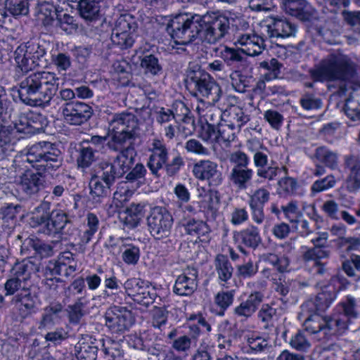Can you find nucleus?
<instances>
[{
  "instance_id": "f257e3e1",
  "label": "nucleus",
  "mask_w": 360,
  "mask_h": 360,
  "mask_svg": "<svg viewBox=\"0 0 360 360\" xmlns=\"http://www.w3.org/2000/svg\"><path fill=\"white\" fill-rule=\"evenodd\" d=\"M25 161L38 171L37 173L27 171L20 177L19 187L28 195L38 193L44 186V181L40 172L51 173L62 165L60 151L54 144L46 141L30 147Z\"/></svg>"
},
{
  "instance_id": "f03ea898",
  "label": "nucleus",
  "mask_w": 360,
  "mask_h": 360,
  "mask_svg": "<svg viewBox=\"0 0 360 360\" xmlns=\"http://www.w3.org/2000/svg\"><path fill=\"white\" fill-rule=\"evenodd\" d=\"M59 78L49 71H39L26 76L20 83L19 98L31 106L48 103L58 89Z\"/></svg>"
},
{
  "instance_id": "7ed1b4c3",
  "label": "nucleus",
  "mask_w": 360,
  "mask_h": 360,
  "mask_svg": "<svg viewBox=\"0 0 360 360\" xmlns=\"http://www.w3.org/2000/svg\"><path fill=\"white\" fill-rule=\"evenodd\" d=\"M110 139L108 146L113 150H119L126 145H133L139 134L137 117L134 113L122 112L113 115L109 122Z\"/></svg>"
},
{
  "instance_id": "20e7f679",
  "label": "nucleus",
  "mask_w": 360,
  "mask_h": 360,
  "mask_svg": "<svg viewBox=\"0 0 360 360\" xmlns=\"http://www.w3.org/2000/svg\"><path fill=\"white\" fill-rule=\"evenodd\" d=\"M353 70L350 58L338 53L323 58L309 70V73L317 81H345L351 77Z\"/></svg>"
},
{
  "instance_id": "39448f33",
  "label": "nucleus",
  "mask_w": 360,
  "mask_h": 360,
  "mask_svg": "<svg viewBox=\"0 0 360 360\" xmlns=\"http://www.w3.org/2000/svg\"><path fill=\"white\" fill-rule=\"evenodd\" d=\"M186 89L195 96L201 98L202 105L214 104L219 101L221 88L203 70L198 66L189 67L185 79Z\"/></svg>"
},
{
  "instance_id": "423d86ee",
  "label": "nucleus",
  "mask_w": 360,
  "mask_h": 360,
  "mask_svg": "<svg viewBox=\"0 0 360 360\" xmlns=\"http://www.w3.org/2000/svg\"><path fill=\"white\" fill-rule=\"evenodd\" d=\"M200 15L181 13L172 18L167 31L177 44H187L200 33Z\"/></svg>"
},
{
  "instance_id": "0eeeda50",
  "label": "nucleus",
  "mask_w": 360,
  "mask_h": 360,
  "mask_svg": "<svg viewBox=\"0 0 360 360\" xmlns=\"http://www.w3.org/2000/svg\"><path fill=\"white\" fill-rule=\"evenodd\" d=\"M198 36L208 44H214L223 38L229 30V20L224 15L200 16Z\"/></svg>"
},
{
  "instance_id": "6e6552de",
  "label": "nucleus",
  "mask_w": 360,
  "mask_h": 360,
  "mask_svg": "<svg viewBox=\"0 0 360 360\" xmlns=\"http://www.w3.org/2000/svg\"><path fill=\"white\" fill-rule=\"evenodd\" d=\"M147 223L151 235L160 240L170 234L173 218L165 207L157 206L150 210Z\"/></svg>"
},
{
  "instance_id": "1a4fd4ad",
  "label": "nucleus",
  "mask_w": 360,
  "mask_h": 360,
  "mask_svg": "<svg viewBox=\"0 0 360 360\" xmlns=\"http://www.w3.org/2000/svg\"><path fill=\"white\" fill-rule=\"evenodd\" d=\"M46 51L37 44H22L14 52V60L17 67L22 72H28L37 66H41L40 60Z\"/></svg>"
},
{
  "instance_id": "9d476101",
  "label": "nucleus",
  "mask_w": 360,
  "mask_h": 360,
  "mask_svg": "<svg viewBox=\"0 0 360 360\" xmlns=\"http://www.w3.org/2000/svg\"><path fill=\"white\" fill-rule=\"evenodd\" d=\"M331 316L339 334L345 332L348 328L349 324L352 323L354 320L359 316V314L356 310V301L355 298L352 296H347L344 301L336 306Z\"/></svg>"
},
{
  "instance_id": "9b49d317",
  "label": "nucleus",
  "mask_w": 360,
  "mask_h": 360,
  "mask_svg": "<svg viewBox=\"0 0 360 360\" xmlns=\"http://www.w3.org/2000/svg\"><path fill=\"white\" fill-rule=\"evenodd\" d=\"M105 325L113 333L127 330L134 323L131 311L126 307L114 306L108 309L105 316Z\"/></svg>"
},
{
  "instance_id": "f8f14e48",
  "label": "nucleus",
  "mask_w": 360,
  "mask_h": 360,
  "mask_svg": "<svg viewBox=\"0 0 360 360\" xmlns=\"http://www.w3.org/2000/svg\"><path fill=\"white\" fill-rule=\"evenodd\" d=\"M193 175L195 179L208 181L210 186H217L222 183V173L217 162L210 160H200L193 164Z\"/></svg>"
},
{
  "instance_id": "ddd939ff",
  "label": "nucleus",
  "mask_w": 360,
  "mask_h": 360,
  "mask_svg": "<svg viewBox=\"0 0 360 360\" xmlns=\"http://www.w3.org/2000/svg\"><path fill=\"white\" fill-rule=\"evenodd\" d=\"M13 302L16 319L23 320L37 309V297L32 294L29 288H24L23 290L18 292Z\"/></svg>"
},
{
  "instance_id": "4468645a",
  "label": "nucleus",
  "mask_w": 360,
  "mask_h": 360,
  "mask_svg": "<svg viewBox=\"0 0 360 360\" xmlns=\"http://www.w3.org/2000/svg\"><path fill=\"white\" fill-rule=\"evenodd\" d=\"M332 316H321L319 314H310L304 321L305 330L311 334L321 333L326 338L339 335V332L334 325Z\"/></svg>"
},
{
  "instance_id": "2eb2a0df",
  "label": "nucleus",
  "mask_w": 360,
  "mask_h": 360,
  "mask_svg": "<svg viewBox=\"0 0 360 360\" xmlns=\"http://www.w3.org/2000/svg\"><path fill=\"white\" fill-rule=\"evenodd\" d=\"M62 114L67 123L80 125L91 118L92 110L84 103L70 102L62 107Z\"/></svg>"
},
{
  "instance_id": "dca6fc26",
  "label": "nucleus",
  "mask_w": 360,
  "mask_h": 360,
  "mask_svg": "<svg viewBox=\"0 0 360 360\" xmlns=\"http://www.w3.org/2000/svg\"><path fill=\"white\" fill-rule=\"evenodd\" d=\"M234 44L240 46L244 54L250 56H258L265 49L264 39L254 32H238Z\"/></svg>"
},
{
  "instance_id": "f3484780",
  "label": "nucleus",
  "mask_w": 360,
  "mask_h": 360,
  "mask_svg": "<svg viewBox=\"0 0 360 360\" xmlns=\"http://www.w3.org/2000/svg\"><path fill=\"white\" fill-rule=\"evenodd\" d=\"M345 169L347 171L345 180L347 191L356 193L360 190V158L355 155L344 157Z\"/></svg>"
},
{
  "instance_id": "a211bd4d",
  "label": "nucleus",
  "mask_w": 360,
  "mask_h": 360,
  "mask_svg": "<svg viewBox=\"0 0 360 360\" xmlns=\"http://www.w3.org/2000/svg\"><path fill=\"white\" fill-rule=\"evenodd\" d=\"M150 151L151 154L147 166L153 174L158 175L159 170L162 169L167 162L168 149L163 141L154 139Z\"/></svg>"
},
{
  "instance_id": "6ab92c4d",
  "label": "nucleus",
  "mask_w": 360,
  "mask_h": 360,
  "mask_svg": "<svg viewBox=\"0 0 360 360\" xmlns=\"http://www.w3.org/2000/svg\"><path fill=\"white\" fill-rule=\"evenodd\" d=\"M198 271L195 269H187L179 275L174 286V292L181 296L192 295L198 287Z\"/></svg>"
},
{
  "instance_id": "aec40b11",
  "label": "nucleus",
  "mask_w": 360,
  "mask_h": 360,
  "mask_svg": "<svg viewBox=\"0 0 360 360\" xmlns=\"http://www.w3.org/2000/svg\"><path fill=\"white\" fill-rule=\"evenodd\" d=\"M264 28L270 38H285L293 36L295 26L284 18H269L266 20Z\"/></svg>"
},
{
  "instance_id": "412c9836",
  "label": "nucleus",
  "mask_w": 360,
  "mask_h": 360,
  "mask_svg": "<svg viewBox=\"0 0 360 360\" xmlns=\"http://www.w3.org/2000/svg\"><path fill=\"white\" fill-rule=\"evenodd\" d=\"M181 224L187 234L197 237L200 242L205 243L210 242L211 230L206 222L191 217H184Z\"/></svg>"
},
{
  "instance_id": "4be33fe9",
  "label": "nucleus",
  "mask_w": 360,
  "mask_h": 360,
  "mask_svg": "<svg viewBox=\"0 0 360 360\" xmlns=\"http://www.w3.org/2000/svg\"><path fill=\"white\" fill-rule=\"evenodd\" d=\"M263 299L264 295L261 292L255 291L252 292L246 300L243 301L234 308V314L242 318L243 320H247L256 312Z\"/></svg>"
},
{
  "instance_id": "5701e85b",
  "label": "nucleus",
  "mask_w": 360,
  "mask_h": 360,
  "mask_svg": "<svg viewBox=\"0 0 360 360\" xmlns=\"http://www.w3.org/2000/svg\"><path fill=\"white\" fill-rule=\"evenodd\" d=\"M39 119L40 117L38 115L29 112L21 115L12 129L17 134L18 133L25 135L34 134L41 128Z\"/></svg>"
},
{
  "instance_id": "b1692460",
  "label": "nucleus",
  "mask_w": 360,
  "mask_h": 360,
  "mask_svg": "<svg viewBox=\"0 0 360 360\" xmlns=\"http://www.w3.org/2000/svg\"><path fill=\"white\" fill-rule=\"evenodd\" d=\"M70 223L67 214L61 210H54L49 212V220L46 223L43 232L47 235L55 236L63 233L65 227Z\"/></svg>"
},
{
  "instance_id": "393cba45",
  "label": "nucleus",
  "mask_w": 360,
  "mask_h": 360,
  "mask_svg": "<svg viewBox=\"0 0 360 360\" xmlns=\"http://www.w3.org/2000/svg\"><path fill=\"white\" fill-rule=\"evenodd\" d=\"M124 287L127 295L132 297L134 300L146 303L149 300L148 286L141 278H129L125 281Z\"/></svg>"
},
{
  "instance_id": "a878e982",
  "label": "nucleus",
  "mask_w": 360,
  "mask_h": 360,
  "mask_svg": "<svg viewBox=\"0 0 360 360\" xmlns=\"http://www.w3.org/2000/svg\"><path fill=\"white\" fill-rule=\"evenodd\" d=\"M335 294L333 291L323 290L319 292L314 300H308L302 306V312L324 311L333 300Z\"/></svg>"
},
{
  "instance_id": "bb28decb",
  "label": "nucleus",
  "mask_w": 360,
  "mask_h": 360,
  "mask_svg": "<svg viewBox=\"0 0 360 360\" xmlns=\"http://www.w3.org/2000/svg\"><path fill=\"white\" fill-rule=\"evenodd\" d=\"M62 310L63 306L58 303L50 304L45 307L39 323V329H50L58 323L60 319V314L62 312Z\"/></svg>"
},
{
  "instance_id": "cd10ccee",
  "label": "nucleus",
  "mask_w": 360,
  "mask_h": 360,
  "mask_svg": "<svg viewBox=\"0 0 360 360\" xmlns=\"http://www.w3.org/2000/svg\"><path fill=\"white\" fill-rule=\"evenodd\" d=\"M120 153L117 155L113 164L118 169V174L127 172L133 165L136 152L132 145H126L122 148Z\"/></svg>"
},
{
  "instance_id": "c85d7f7f",
  "label": "nucleus",
  "mask_w": 360,
  "mask_h": 360,
  "mask_svg": "<svg viewBox=\"0 0 360 360\" xmlns=\"http://www.w3.org/2000/svg\"><path fill=\"white\" fill-rule=\"evenodd\" d=\"M233 238L236 242H240L247 247L255 248L261 243L259 229L253 225L236 232Z\"/></svg>"
},
{
  "instance_id": "c756f323",
  "label": "nucleus",
  "mask_w": 360,
  "mask_h": 360,
  "mask_svg": "<svg viewBox=\"0 0 360 360\" xmlns=\"http://www.w3.org/2000/svg\"><path fill=\"white\" fill-rule=\"evenodd\" d=\"M253 174V170L248 167L232 168L229 179L236 188L244 190L248 188V184L252 181Z\"/></svg>"
},
{
  "instance_id": "7c9ffc66",
  "label": "nucleus",
  "mask_w": 360,
  "mask_h": 360,
  "mask_svg": "<svg viewBox=\"0 0 360 360\" xmlns=\"http://www.w3.org/2000/svg\"><path fill=\"white\" fill-rule=\"evenodd\" d=\"M90 197L96 203H101L108 196L111 186L103 184L98 176H94L89 181Z\"/></svg>"
},
{
  "instance_id": "2f4dec72",
  "label": "nucleus",
  "mask_w": 360,
  "mask_h": 360,
  "mask_svg": "<svg viewBox=\"0 0 360 360\" xmlns=\"http://www.w3.org/2000/svg\"><path fill=\"white\" fill-rule=\"evenodd\" d=\"M214 265L220 281L226 283L231 278L233 268L226 255H217L215 257Z\"/></svg>"
},
{
  "instance_id": "473e14b6",
  "label": "nucleus",
  "mask_w": 360,
  "mask_h": 360,
  "mask_svg": "<svg viewBox=\"0 0 360 360\" xmlns=\"http://www.w3.org/2000/svg\"><path fill=\"white\" fill-rule=\"evenodd\" d=\"M21 138H22L21 136ZM20 139L12 127H2L0 129V148L4 153L8 155L15 150V146Z\"/></svg>"
},
{
  "instance_id": "72a5a7b5",
  "label": "nucleus",
  "mask_w": 360,
  "mask_h": 360,
  "mask_svg": "<svg viewBox=\"0 0 360 360\" xmlns=\"http://www.w3.org/2000/svg\"><path fill=\"white\" fill-rule=\"evenodd\" d=\"M103 0H79V11L80 15L88 20H92L99 14L101 4Z\"/></svg>"
},
{
  "instance_id": "f704fd0d",
  "label": "nucleus",
  "mask_w": 360,
  "mask_h": 360,
  "mask_svg": "<svg viewBox=\"0 0 360 360\" xmlns=\"http://www.w3.org/2000/svg\"><path fill=\"white\" fill-rule=\"evenodd\" d=\"M314 157L319 162L331 169H335L338 166V153L326 146L318 147L315 150Z\"/></svg>"
},
{
  "instance_id": "c9c22d12",
  "label": "nucleus",
  "mask_w": 360,
  "mask_h": 360,
  "mask_svg": "<svg viewBox=\"0 0 360 360\" xmlns=\"http://www.w3.org/2000/svg\"><path fill=\"white\" fill-rule=\"evenodd\" d=\"M226 113L229 117V120L226 122L232 124L238 130H240V128L250 120L248 115H245L240 108L234 105H231L229 110L225 109L224 115Z\"/></svg>"
},
{
  "instance_id": "e433bc0d",
  "label": "nucleus",
  "mask_w": 360,
  "mask_h": 360,
  "mask_svg": "<svg viewBox=\"0 0 360 360\" xmlns=\"http://www.w3.org/2000/svg\"><path fill=\"white\" fill-rule=\"evenodd\" d=\"M35 264L30 260H23L15 264L12 269L13 276L18 278L26 283L30 276L36 270Z\"/></svg>"
},
{
  "instance_id": "4c0bfd02",
  "label": "nucleus",
  "mask_w": 360,
  "mask_h": 360,
  "mask_svg": "<svg viewBox=\"0 0 360 360\" xmlns=\"http://www.w3.org/2000/svg\"><path fill=\"white\" fill-rule=\"evenodd\" d=\"M232 124L224 121L217 124V136L219 138L218 143H225L226 146L233 141L236 138V134L239 131Z\"/></svg>"
},
{
  "instance_id": "58836bf2",
  "label": "nucleus",
  "mask_w": 360,
  "mask_h": 360,
  "mask_svg": "<svg viewBox=\"0 0 360 360\" xmlns=\"http://www.w3.org/2000/svg\"><path fill=\"white\" fill-rule=\"evenodd\" d=\"M49 203L42 202L37 207L29 219V224L32 227H36L41 224H46L49 217Z\"/></svg>"
},
{
  "instance_id": "ea45409f",
  "label": "nucleus",
  "mask_w": 360,
  "mask_h": 360,
  "mask_svg": "<svg viewBox=\"0 0 360 360\" xmlns=\"http://www.w3.org/2000/svg\"><path fill=\"white\" fill-rule=\"evenodd\" d=\"M22 245L32 248L37 254L42 257H48L53 255V249L51 244L46 243L36 238L25 239Z\"/></svg>"
},
{
  "instance_id": "a19ab883",
  "label": "nucleus",
  "mask_w": 360,
  "mask_h": 360,
  "mask_svg": "<svg viewBox=\"0 0 360 360\" xmlns=\"http://www.w3.org/2000/svg\"><path fill=\"white\" fill-rule=\"evenodd\" d=\"M134 191L130 188L127 182H121L117 186L113 194L112 202L116 207H121L127 202L132 195Z\"/></svg>"
},
{
  "instance_id": "79ce46f5",
  "label": "nucleus",
  "mask_w": 360,
  "mask_h": 360,
  "mask_svg": "<svg viewBox=\"0 0 360 360\" xmlns=\"http://www.w3.org/2000/svg\"><path fill=\"white\" fill-rule=\"evenodd\" d=\"M220 56L228 65H236L245 61L244 53L239 49L225 46L220 52Z\"/></svg>"
},
{
  "instance_id": "37998d69",
  "label": "nucleus",
  "mask_w": 360,
  "mask_h": 360,
  "mask_svg": "<svg viewBox=\"0 0 360 360\" xmlns=\"http://www.w3.org/2000/svg\"><path fill=\"white\" fill-rule=\"evenodd\" d=\"M146 204L144 202H132L126 209V221L132 226H136L144 216Z\"/></svg>"
},
{
  "instance_id": "c03bdc74",
  "label": "nucleus",
  "mask_w": 360,
  "mask_h": 360,
  "mask_svg": "<svg viewBox=\"0 0 360 360\" xmlns=\"http://www.w3.org/2000/svg\"><path fill=\"white\" fill-rule=\"evenodd\" d=\"M134 32L118 31L116 30V29H112L111 41L120 49H127L133 45L134 42Z\"/></svg>"
},
{
  "instance_id": "a18cd8bd",
  "label": "nucleus",
  "mask_w": 360,
  "mask_h": 360,
  "mask_svg": "<svg viewBox=\"0 0 360 360\" xmlns=\"http://www.w3.org/2000/svg\"><path fill=\"white\" fill-rule=\"evenodd\" d=\"M87 304L84 296L78 297L76 302L68 306V316L70 321L73 323H78L84 315V308Z\"/></svg>"
},
{
  "instance_id": "49530a36",
  "label": "nucleus",
  "mask_w": 360,
  "mask_h": 360,
  "mask_svg": "<svg viewBox=\"0 0 360 360\" xmlns=\"http://www.w3.org/2000/svg\"><path fill=\"white\" fill-rule=\"evenodd\" d=\"M137 27L138 25L135 18L129 13H124L116 19L113 29L135 33Z\"/></svg>"
},
{
  "instance_id": "de8ad7c7",
  "label": "nucleus",
  "mask_w": 360,
  "mask_h": 360,
  "mask_svg": "<svg viewBox=\"0 0 360 360\" xmlns=\"http://www.w3.org/2000/svg\"><path fill=\"white\" fill-rule=\"evenodd\" d=\"M96 160L95 150L90 146H83L79 150L77 165L82 169L88 168Z\"/></svg>"
},
{
  "instance_id": "09e8293b",
  "label": "nucleus",
  "mask_w": 360,
  "mask_h": 360,
  "mask_svg": "<svg viewBox=\"0 0 360 360\" xmlns=\"http://www.w3.org/2000/svg\"><path fill=\"white\" fill-rule=\"evenodd\" d=\"M346 116L352 121H360V101L351 96L345 101L343 108Z\"/></svg>"
},
{
  "instance_id": "8fccbe9b",
  "label": "nucleus",
  "mask_w": 360,
  "mask_h": 360,
  "mask_svg": "<svg viewBox=\"0 0 360 360\" xmlns=\"http://www.w3.org/2000/svg\"><path fill=\"white\" fill-rule=\"evenodd\" d=\"M140 65L146 74L149 73L153 75H156L162 70V67L159 63L158 58L153 54L143 56L141 59Z\"/></svg>"
},
{
  "instance_id": "3c124183",
  "label": "nucleus",
  "mask_w": 360,
  "mask_h": 360,
  "mask_svg": "<svg viewBox=\"0 0 360 360\" xmlns=\"http://www.w3.org/2000/svg\"><path fill=\"white\" fill-rule=\"evenodd\" d=\"M84 279L82 277L74 280L65 290V300L69 302L77 295L86 293Z\"/></svg>"
},
{
  "instance_id": "603ef678",
  "label": "nucleus",
  "mask_w": 360,
  "mask_h": 360,
  "mask_svg": "<svg viewBox=\"0 0 360 360\" xmlns=\"http://www.w3.org/2000/svg\"><path fill=\"white\" fill-rule=\"evenodd\" d=\"M212 105H209V107H207V110H205L203 108L204 105L200 106L198 104L196 106V110L200 116L205 117L206 120L205 124H213L215 126L216 124H219L218 122L221 118V114L220 110Z\"/></svg>"
},
{
  "instance_id": "864d4df0",
  "label": "nucleus",
  "mask_w": 360,
  "mask_h": 360,
  "mask_svg": "<svg viewBox=\"0 0 360 360\" xmlns=\"http://www.w3.org/2000/svg\"><path fill=\"white\" fill-rule=\"evenodd\" d=\"M200 208L206 214L213 215L217 211L219 197L217 191H214L203 200L198 201Z\"/></svg>"
},
{
  "instance_id": "5fc2aeb1",
  "label": "nucleus",
  "mask_w": 360,
  "mask_h": 360,
  "mask_svg": "<svg viewBox=\"0 0 360 360\" xmlns=\"http://www.w3.org/2000/svg\"><path fill=\"white\" fill-rule=\"evenodd\" d=\"M270 199V192L264 187L257 188L249 195L248 205L264 207Z\"/></svg>"
},
{
  "instance_id": "6e6d98bb",
  "label": "nucleus",
  "mask_w": 360,
  "mask_h": 360,
  "mask_svg": "<svg viewBox=\"0 0 360 360\" xmlns=\"http://www.w3.org/2000/svg\"><path fill=\"white\" fill-rule=\"evenodd\" d=\"M285 217L292 224H297L299 218H302V212L299 210L296 201H290L287 205L281 207Z\"/></svg>"
},
{
  "instance_id": "4d7b16f0",
  "label": "nucleus",
  "mask_w": 360,
  "mask_h": 360,
  "mask_svg": "<svg viewBox=\"0 0 360 360\" xmlns=\"http://www.w3.org/2000/svg\"><path fill=\"white\" fill-rule=\"evenodd\" d=\"M257 317L264 324V328L271 327L276 317V309L269 304H263L258 311Z\"/></svg>"
},
{
  "instance_id": "13d9d810",
  "label": "nucleus",
  "mask_w": 360,
  "mask_h": 360,
  "mask_svg": "<svg viewBox=\"0 0 360 360\" xmlns=\"http://www.w3.org/2000/svg\"><path fill=\"white\" fill-rule=\"evenodd\" d=\"M101 173L98 175L105 184L112 186L115 180L116 176H120L118 169L114 164L103 162L100 165Z\"/></svg>"
},
{
  "instance_id": "bf43d9fd",
  "label": "nucleus",
  "mask_w": 360,
  "mask_h": 360,
  "mask_svg": "<svg viewBox=\"0 0 360 360\" xmlns=\"http://www.w3.org/2000/svg\"><path fill=\"white\" fill-rule=\"evenodd\" d=\"M8 11L13 16L26 15L29 13L27 0H6Z\"/></svg>"
},
{
  "instance_id": "052dcab7",
  "label": "nucleus",
  "mask_w": 360,
  "mask_h": 360,
  "mask_svg": "<svg viewBox=\"0 0 360 360\" xmlns=\"http://www.w3.org/2000/svg\"><path fill=\"white\" fill-rule=\"evenodd\" d=\"M49 269L51 270L53 275L68 277L77 270V264L56 261L54 263L50 264Z\"/></svg>"
},
{
  "instance_id": "680f3d73",
  "label": "nucleus",
  "mask_w": 360,
  "mask_h": 360,
  "mask_svg": "<svg viewBox=\"0 0 360 360\" xmlns=\"http://www.w3.org/2000/svg\"><path fill=\"white\" fill-rule=\"evenodd\" d=\"M337 183V179L333 174H329L321 179L315 181L311 186V191L318 193L333 188Z\"/></svg>"
},
{
  "instance_id": "e2e57ef3",
  "label": "nucleus",
  "mask_w": 360,
  "mask_h": 360,
  "mask_svg": "<svg viewBox=\"0 0 360 360\" xmlns=\"http://www.w3.org/2000/svg\"><path fill=\"white\" fill-rule=\"evenodd\" d=\"M288 6L294 15H309L312 14V8L306 0H290Z\"/></svg>"
},
{
  "instance_id": "0e129e2a",
  "label": "nucleus",
  "mask_w": 360,
  "mask_h": 360,
  "mask_svg": "<svg viewBox=\"0 0 360 360\" xmlns=\"http://www.w3.org/2000/svg\"><path fill=\"white\" fill-rule=\"evenodd\" d=\"M300 104L305 110H319L322 107V101L316 95L306 93L300 99Z\"/></svg>"
},
{
  "instance_id": "69168bd1",
  "label": "nucleus",
  "mask_w": 360,
  "mask_h": 360,
  "mask_svg": "<svg viewBox=\"0 0 360 360\" xmlns=\"http://www.w3.org/2000/svg\"><path fill=\"white\" fill-rule=\"evenodd\" d=\"M199 137L210 143H218L217 129L213 124H202L199 131Z\"/></svg>"
},
{
  "instance_id": "338daca9",
  "label": "nucleus",
  "mask_w": 360,
  "mask_h": 360,
  "mask_svg": "<svg viewBox=\"0 0 360 360\" xmlns=\"http://www.w3.org/2000/svg\"><path fill=\"white\" fill-rule=\"evenodd\" d=\"M124 250L122 253V259L127 264H136L140 256L139 248L131 244H123Z\"/></svg>"
},
{
  "instance_id": "774afa93",
  "label": "nucleus",
  "mask_w": 360,
  "mask_h": 360,
  "mask_svg": "<svg viewBox=\"0 0 360 360\" xmlns=\"http://www.w3.org/2000/svg\"><path fill=\"white\" fill-rule=\"evenodd\" d=\"M290 345L292 348L300 352H306L311 347L309 340L301 331L297 332L292 337Z\"/></svg>"
}]
</instances>
